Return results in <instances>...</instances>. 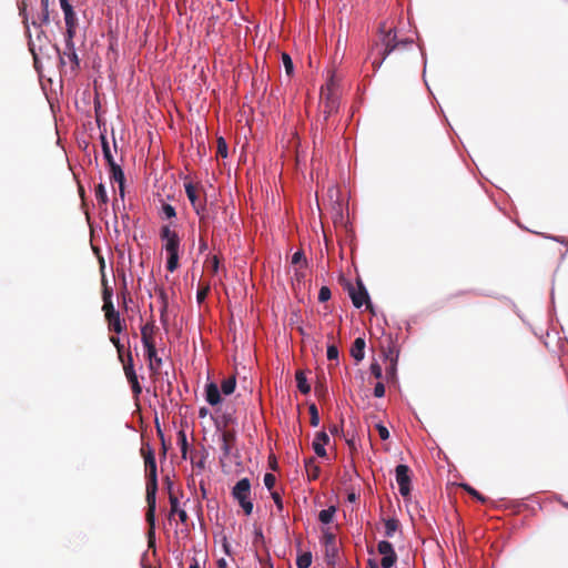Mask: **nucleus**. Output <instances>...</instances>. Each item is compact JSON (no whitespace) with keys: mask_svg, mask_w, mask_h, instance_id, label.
Instances as JSON below:
<instances>
[{"mask_svg":"<svg viewBox=\"0 0 568 568\" xmlns=\"http://www.w3.org/2000/svg\"><path fill=\"white\" fill-rule=\"evenodd\" d=\"M59 1H60V6H61V9H62L63 13H68V12L74 11L73 7L69 3L68 0H59Z\"/></svg>","mask_w":568,"mask_h":568,"instance_id":"3c124183","label":"nucleus"},{"mask_svg":"<svg viewBox=\"0 0 568 568\" xmlns=\"http://www.w3.org/2000/svg\"><path fill=\"white\" fill-rule=\"evenodd\" d=\"M304 466H305V471H306L308 480L317 479V477L320 476L321 469L316 465L315 458L310 457V458L305 459Z\"/></svg>","mask_w":568,"mask_h":568,"instance_id":"dca6fc26","label":"nucleus"},{"mask_svg":"<svg viewBox=\"0 0 568 568\" xmlns=\"http://www.w3.org/2000/svg\"><path fill=\"white\" fill-rule=\"evenodd\" d=\"M75 36V27H65V47L74 44L73 38Z\"/></svg>","mask_w":568,"mask_h":568,"instance_id":"72a5a7b5","label":"nucleus"},{"mask_svg":"<svg viewBox=\"0 0 568 568\" xmlns=\"http://www.w3.org/2000/svg\"><path fill=\"white\" fill-rule=\"evenodd\" d=\"M205 296V293H202V292H197V298L199 301H202Z\"/></svg>","mask_w":568,"mask_h":568,"instance_id":"774afa93","label":"nucleus"},{"mask_svg":"<svg viewBox=\"0 0 568 568\" xmlns=\"http://www.w3.org/2000/svg\"><path fill=\"white\" fill-rule=\"evenodd\" d=\"M332 296L331 290L327 286H322L318 292V301L321 303L327 302Z\"/></svg>","mask_w":568,"mask_h":568,"instance_id":"c9c22d12","label":"nucleus"},{"mask_svg":"<svg viewBox=\"0 0 568 568\" xmlns=\"http://www.w3.org/2000/svg\"><path fill=\"white\" fill-rule=\"evenodd\" d=\"M94 195H95V199L99 202V204H104L105 205L108 203V201H109V197H108V194H106V190H105V186L103 185V183H100L95 187Z\"/></svg>","mask_w":568,"mask_h":568,"instance_id":"b1692460","label":"nucleus"},{"mask_svg":"<svg viewBox=\"0 0 568 568\" xmlns=\"http://www.w3.org/2000/svg\"><path fill=\"white\" fill-rule=\"evenodd\" d=\"M190 568H201L200 564L196 559H193V562L190 565Z\"/></svg>","mask_w":568,"mask_h":568,"instance_id":"e2e57ef3","label":"nucleus"},{"mask_svg":"<svg viewBox=\"0 0 568 568\" xmlns=\"http://www.w3.org/2000/svg\"><path fill=\"white\" fill-rule=\"evenodd\" d=\"M41 8L42 9H49V0H41Z\"/></svg>","mask_w":568,"mask_h":568,"instance_id":"680f3d73","label":"nucleus"},{"mask_svg":"<svg viewBox=\"0 0 568 568\" xmlns=\"http://www.w3.org/2000/svg\"><path fill=\"white\" fill-rule=\"evenodd\" d=\"M145 459V469H146V521L150 525L149 536L152 538L154 536V526H155V509H156V491H158V476H156V462L154 453L149 449L148 454L144 457ZM150 544H153V540L150 539Z\"/></svg>","mask_w":568,"mask_h":568,"instance_id":"f257e3e1","label":"nucleus"},{"mask_svg":"<svg viewBox=\"0 0 568 568\" xmlns=\"http://www.w3.org/2000/svg\"><path fill=\"white\" fill-rule=\"evenodd\" d=\"M381 32H383L382 43L384 45V51H383V55L379 60L374 59L372 61V65L375 71L381 68V65L384 63L386 58L399 45H407L409 43H413V40H410V39L396 41V32H394L393 30H388L386 32L384 30V24L381 27Z\"/></svg>","mask_w":568,"mask_h":568,"instance_id":"f03ea898","label":"nucleus"},{"mask_svg":"<svg viewBox=\"0 0 568 568\" xmlns=\"http://www.w3.org/2000/svg\"><path fill=\"white\" fill-rule=\"evenodd\" d=\"M236 378L235 376H229L222 382L221 392L224 395H231L235 390Z\"/></svg>","mask_w":568,"mask_h":568,"instance_id":"4be33fe9","label":"nucleus"},{"mask_svg":"<svg viewBox=\"0 0 568 568\" xmlns=\"http://www.w3.org/2000/svg\"><path fill=\"white\" fill-rule=\"evenodd\" d=\"M178 444L180 445L182 457L186 458L189 445H187L186 435L183 430L179 432V434H178Z\"/></svg>","mask_w":568,"mask_h":568,"instance_id":"7c9ffc66","label":"nucleus"},{"mask_svg":"<svg viewBox=\"0 0 568 568\" xmlns=\"http://www.w3.org/2000/svg\"><path fill=\"white\" fill-rule=\"evenodd\" d=\"M376 429L378 432V435L379 437L383 439V440H386L389 438V432L387 429L386 426H384L383 424H377L376 425Z\"/></svg>","mask_w":568,"mask_h":568,"instance_id":"c03bdc74","label":"nucleus"},{"mask_svg":"<svg viewBox=\"0 0 568 568\" xmlns=\"http://www.w3.org/2000/svg\"><path fill=\"white\" fill-rule=\"evenodd\" d=\"M385 395V386L383 383L378 382L374 387V396L381 398Z\"/></svg>","mask_w":568,"mask_h":568,"instance_id":"49530a36","label":"nucleus"},{"mask_svg":"<svg viewBox=\"0 0 568 568\" xmlns=\"http://www.w3.org/2000/svg\"><path fill=\"white\" fill-rule=\"evenodd\" d=\"M160 237L164 242L166 254L179 253L180 237L175 231L170 229V225L162 226Z\"/></svg>","mask_w":568,"mask_h":568,"instance_id":"423d86ee","label":"nucleus"},{"mask_svg":"<svg viewBox=\"0 0 568 568\" xmlns=\"http://www.w3.org/2000/svg\"><path fill=\"white\" fill-rule=\"evenodd\" d=\"M369 371H371V374L375 377V378H382L383 376V371H382V367L381 365L377 363V362H373L371 364V367H369Z\"/></svg>","mask_w":568,"mask_h":568,"instance_id":"58836bf2","label":"nucleus"},{"mask_svg":"<svg viewBox=\"0 0 568 568\" xmlns=\"http://www.w3.org/2000/svg\"><path fill=\"white\" fill-rule=\"evenodd\" d=\"M397 560V555L383 556L381 565L383 568H392Z\"/></svg>","mask_w":568,"mask_h":568,"instance_id":"473e14b6","label":"nucleus"},{"mask_svg":"<svg viewBox=\"0 0 568 568\" xmlns=\"http://www.w3.org/2000/svg\"><path fill=\"white\" fill-rule=\"evenodd\" d=\"M349 297L352 300L353 305L356 308H361L364 304H366V307L373 314H375L373 305L369 300V294L362 281H357V287H349Z\"/></svg>","mask_w":568,"mask_h":568,"instance_id":"39448f33","label":"nucleus"},{"mask_svg":"<svg viewBox=\"0 0 568 568\" xmlns=\"http://www.w3.org/2000/svg\"><path fill=\"white\" fill-rule=\"evenodd\" d=\"M311 565H312V554L311 552H303L297 556V558H296L297 568H310Z\"/></svg>","mask_w":568,"mask_h":568,"instance_id":"393cba45","label":"nucleus"},{"mask_svg":"<svg viewBox=\"0 0 568 568\" xmlns=\"http://www.w3.org/2000/svg\"><path fill=\"white\" fill-rule=\"evenodd\" d=\"M205 399L211 406H215L221 403V393L215 383H209L205 386Z\"/></svg>","mask_w":568,"mask_h":568,"instance_id":"ddd939ff","label":"nucleus"},{"mask_svg":"<svg viewBox=\"0 0 568 568\" xmlns=\"http://www.w3.org/2000/svg\"><path fill=\"white\" fill-rule=\"evenodd\" d=\"M310 415H311V425L313 427H317L320 424V415L318 409L315 404H311L308 407Z\"/></svg>","mask_w":568,"mask_h":568,"instance_id":"2f4dec72","label":"nucleus"},{"mask_svg":"<svg viewBox=\"0 0 568 568\" xmlns=\"http://www.w3.org/2000/svg\"><path fill=\"white\" fill-rule=\"evenodd\" d=\"M185 193H186V196L189 199V201L191 202L192 206L196 210V212L199 213V210L196 207V202H197V195H196V191H195V187L193 186L192 183H187L185 184Z\"/></svg>","mask_w":568,"mask_h":568,"instance_id":"bb28decb","label":"nucleus"},{"mask_svg":"<svg viewBox=\"0 0 568 568\" xmlns=\"http://www.w3.org/2000/svg\"><path fill=\"white\" fill-rule=\"evenodd\" d=\"M60 61L62 64H65L67 61H69L72 63L73 69L79 68L80 61L75 52L74 44H72L71 47H65L63 53L60 55Z\"/></svg>","mask_w":568,"mask_h":568,"instance_id":"4468645a","label":"nucleus"},{"mask_svg":"<svg viewBox=\"0 0 568 568\" xmlns=\"http://www.w3.org/2000/svg\"><path fill=\"white\" fill-rule=\"evenodd\" d=\"M326 355L329 361H337L338 359V348L335 345H328Z\"/></svg>","mask_w":568,"mask_h":568,"instance_id":"ea45409f","label":"nucleus"},{"mask_svg":"<svg viewBox=\"0 0 568 568\" xmlns=\"http://www.w3.org/2000/svg\"><path fill=\"white\" fill-rule=\"evenodd\" d=\"M282 63L284 65L286 74L291 77L294 73V65L290 54L285 52L282 53Z\"/></svg>","mask_w":568,"mask_h":568,"instance_id":"c85d7f7f","label":"nucleus"},{"mask_svg":"<svg viewBox=\"0 0 568 568\" xmlns=\"http://www.w3.org/2000/svg\"><path fill=\"white\" fill-rule=\"evenodd\" d=\"M323 540H324V544H325L327 550H331L333 554H335L337 551L336 537L332 531H329L328 529L324 530L323 531Z\"/></svg>","mask_w":568,"mask_h":568,"instance_id":"6ab92c4d","label":"nucleus"},{"mask_svg":"<svg viewBox=\"0 0 568 568\" xmlns=\"http://www.w3.org/2000/svg\"><path fill=\"white\" fill-rule=\"evenodd\" d=\"M395 477L399 487V493L403 497H406L410 493V477H409V467L407 465L400 464L395 468Z\"/></svg>","mask_w":568,"mask_h":568,"instance_id":"1a4fd4ad","label":"nucleus"},{"mask_svg":"<svg viewBox=\"0 0 568 568\" xmlns=\"http://www.w3.org/2000/svg\"><path fill=\"white\" fill-rule=\"evenodd\" d=\"M179 253L168 254L166 268L169 272H174L179 267Z\"/></svg>","mask_w":568,"mask_h":568,"instance_id":"cd10ccee","label":"nucleus"},{"mask_svg":"<svg viewBox=\"0 0 568 568\" xmlns=\"http://www.w3.org/2000/svg\"><path fill=\"white\" fill-rule=\"evenodd\" d=\"M321 104L325 119L333 114L338 108V99L333 92L331 84H327L326 89H322L321 92Z\"/></svg>","mask_w":568,"mask_h":568,"instance_id":"0eeeda50","label":"nucleus"},{"mask_svg":"<svg viewBox=\"0 0 568 568\" xmlns=\"http://www.w3.org/2000/svg\"><path fill=\"white\" fill-rule=\"evenodd\" d=\"M207 248V244L205 241L201 240V243H200V251L203 252L204 250Z\"/></svg>","mask_w":568,"mask_h":568,"instance_id":"052dcab7","label":"nucleus"},{"mask_svg":"<svg viewBox=\"0 0 568 568\" xmlns=\"http://www.w3.org/2000/svg\"><path fill=\"white\" fill-rule=\"evenodd\" d=\"M464 487V489L469 493L471 496H474L475 498H477L478 500L480 501H485V498L476 490L474 489L471 486L467 485V484H463L462 485Z\"/></svg>","mask_w":568,"mask_h":568,"instance_id":"a18cd8bd","label":"nucleus"},{"mask_svg":"<svg viewBox=\"0 0 568 568\" xmlns=\"http://www.w3.org/2000/svg\"><path fill=\"white\" fill-rule=\"evenodd\" d=\"M296 386L302 394H308L311 392V385L303 371H297L295 374Z\"/></svg>","mask_w":568,"mask_h":568,"instance_id":"f3484780","label":"nucleus"},{"mask_svg":"<svg viewBox=\"0 0 568 568\" xmlns=\"http://www.w3.org/2000/svg\"><path fill=\"white\" fill-rule=\"evenodd\" d=\"M166 486L169 490L172 489L173 483L169 478L166 479Z\"/></svg>","mask_w":568,"mask_h":568,"instance_id":"338daca9","label":"nucleus"},{"mask_svg":"<svg viewBox=\"0 0 568 568\" xmlns=\"http://www.w3.org/2000/svg\"><path fill=\"white\" fill-rule=\"evenodd\" d=\"M351 355L356 362H361L365 356V339L357 337L351 348Z\"/></svg>","mask_w":568,"mask_h":568,"instance_id":"2eb2a0df","label":"nucleus"},{"mask_svg":"<svg viewBox=\"0 0 568 568\" xmlns=\"http://www.w3.org/2000/svg\"><path fill=\"white\" fill-rule=\"evenodd\" d=\"M175 215H176V211H175L174 206H172L169 203H162L161 216L163 219H173V217H175Z\"/></svg>","mask_w":568,"mask_h":568,"instance_id":"c756f323","label":"nucleus"},{"mask_svg":"<svg viewBox=\"0 0 568 568\" xmlns=\"http://www.w3.org/2000/svg\"><path fill=\"white\" fill-rule=\"evenodd\" d=\"M101 146H102L103 158L105 159L108 165L111 163H115L113 155L111 153L109 141L103 133L101 134Z\"/></svg>","mask_w":568,"mask_h":568,"instance_id":"412c9836","label":"nucleus"},{"mask_svg":"<svg viewBox=\"0 0 568 568\" xmlns=\"http://www.w3.org/2000/svg\"><path fill=\"white\" fill-rule=\"evenodd\" d=\"M106 317L111 329H113L115 333H121L123 326L119 313L112 310L110 313L106 314Z\"/></svg>","mask_w":568,"mask_h":568,"instance_id":"a211bd4d","label":"nucleus"},{"mask_svg":"<svg viewBox=\"0 0 568 568\" xmlns=\"http://www.w3.org/2000/svg\"><path fill=\"white\" fill-rule=\"evenodd\" d=\"M397 369V361L389 362V367L386 369V374L388 377L394 378L396 376Z\"/></svg>","mask_w":568,"mask_h":568,"instance_id":"de8ad7c7","label":"nucleus"},{"mask_svg":"<svg viewBox=\"0 0 568 568\" xmlns=\"http://www.w3.org/2000/svg\"><path fill=\"white\" fill-rule=\"evenodd\" d=\"M221 440H222V443H227V444L235 442V433L232 430L223 432L221 435Z\"/></svg>","mask_w":568,"mask_h":568,"instance_id":"37998d69","label":"nucleus"},{"mask_svg":"<svg viewBox=\"0 0 568 568\" xmlns=\"http://www.w3.org/2000/svg\"><path fill=\"white\" fill-rule=\"evenodd\" d=\"M175 514H178L179 519L182 524H185L187 521V514L184 509L178 510Z\"/></svg>","mask_w":568,"mask_h":568,"instance_id":"603ef678","label":"nucleus"},{"mask_svg":"<svg viewBox=\"0 0 568 568\" xmlns=\"http://www.w3.org/2000/svg\"><path fill=\"white\" fill-rule=\"evenodd\" d=\"M368 566L369 568H378V564L375 559H368Z\"/></svg>","mask_w":568,"mask_h":568,"instance_id":"bf43d9fd","label":"nucleus"},{"mask_svg":"<svg viewBox=\"0 0 568 568\" xmlns=\"http://www.w3.org/2000/svg\"><path fill=\"white\" fill-rule=\"evenodd\" d=\"M41 22L45 24L49 23V9H42Z\"/></svg>","mask_w":568,"mask_h":568,"instance_id":"6e6d98bb","label":"nucleus"},{"mask_svg":"<svg viewBox=\"0 0 568 568\" xmlns=\"http://www.w3.org/2000/svg\"><path fill=\"white\" fill-rule=\"evenodd\" d=\"M328 442H329V437L325 432H320L316 434V436L312 443V446L317 456H320V457L326 456L325 445Z\"/></svg>","mask_w":568,"mask_h":568,"instance_id":"9b49d317","label":"nucleus"},{"mask_svg":"<svg viewBox=\"0 0 568 568\" xmlns=\"http://www.w3.org/2000/svg\"><path fill=\"white\" fill-rule=\"evenodd\" d=\"M276 478L273 474L266 473L263 478V483L265 487L271 490L275 485Z\"/></svg>","mask_w":568,"mask_h":568,"instance_id":"4c0bfd02","label":"nucleus"},{"mask_svg":"<svg viewBox=\"0 0 568 568\" xmlns=\"http://www.w3.org/2000/svg\"><path fill=\"white\" fill-rule=\"evenodd\" d=\"M347 499L349 503H355L357 499V496L355 493H351V494H348Z\"/></svg>","mask_w":568,"mask_h":568,"instance_id":"13d9d810","label":"nucleus"},{"mask_svg":"<svg viewBox=\"0 0 568 568\" xmlns=\"http://www.w3.org/2000/svg\"><path fill=\"white\" fill-rule=\"evenodd\" d=\"M219 264H220L219 258H217L216 256H213V257L211 258V261H210V265H211L212 271H213L214 273H215V272H217V270H219Z\"/></svg>","mask_w":568,"mask_h":568,"instance_id":"5fc2aeb1","label":"nucleus"},{"mask_svg":"<svg viewBox=\"0 0 568 568\" xmlns=\"http://www.w3.org/2000/svg\"><path fill=\"white\" fill-rule=\"evenodd\" d=\"M206 414H207V409L206 408L203 407V408L200 409V416L201 417H204Z\"/></svg>","mask_w":568,"mask_h":568,"instance_id":"69168bd1","label":"nucleus"},{"mask_svg":"<svg viewBox=\"0 0 568 568\" xmlns=\"http://www.w3.org/2000/svg\"><path fill=\"white\" fill-rule=\"evenodd\" d=\"M335 513H336L335 506H329L328 508L320 511L318 519L322 524L328 525L333 521Z\"/></svg>","mask_w":568,"mask_h":568,"instance_id":"aec40b11","label":"nucleus"},{"mask_svg":"<svg viewBox=\"0 0 568 568\" xmlns=\"http://www.w3.org/2000/svg\"><path fill=\"white\" fill-rule=\"evenodd\" d=\"M377 550L382 556H389L396 554L393 545L387 540H382L377 545Z\"/></svg>","mask_w":568,"mask_h":568,"instance_id":"a878e982","label":"nucleus"},{"mask_svg":"<svg viewBox=\"0 0 568 568\" xmlns=\"http://www.w3.org/2000/svg\"><path fill=\"white\" fill-rule=\"evenodd\" d=\"M217 567L219 568H230L227 565V561L224 558H221L217 560Z\"/></svg>","mask_w":568,"mask_h":568,"instance_id":"4d7b16f0","label":"nucleus"},{"mask_svg":"<svg viewBox=\"0 0 568 568\" xmlns=\"http://www.w3.org/2000/svg\"><path fill=\"white\" fill-rule=\"evenodd\" d=\"M271 495H272V498H273L277 509L282 510L283 509V501H282V498H281L280 494L277 491H272Z\"/></svg>","mask_w":568,"mask_h":568,"instance_id":"09e8293b","label":"nucleus"},{"mask_svg":"<svg viewBox=\"0 0 568 568\" xmlns=\"http://www.w3.org/2000/svg\"><path fill=\"white\" fill-rule=\"evenodd\" d=\"M169 500H170V505H171V511H170L171 515L175 514L178 510H181L179 508V499L175 495L170 493Z\"/></svg>","mask_w":568,"mask_h":568,"instance_id":"79ce46f5","label":"nucleus"},{"mask_svg":"<svg viewBox=\"0 0 568 568\" xmlns=\"http://www.w3.org/2000/svg\"><path fill=\"white\" fill-rule=\"evenodd\" d=\"M221 449L223 452V456L227 457L231 454V444L222 443Z\"/></svg>","mask_w":568,"mask_h":568,"instance_id":"864d4df0","label":"nucleus"},{"mask_svg":"<svg viewBox=\"0 0 568 568\" xmlns=\"http://www.w3.org/2000/svg\"><path fill=\"white\" fill-rule=\"evenodd\" d=\"M217 154L222 158L227 156V144L223 138H220L217 141Z\"/></svg>","mask_w":568,"mask_h":568,"instance_id":"e433bc0d","label":"nucleus"},{"mask_svg":"<svg viewBox=\"0 0 568 568\" xmlns=\"http://www.w3.org/2000/svg\"><path fill=\"white\" fill-rule=\"evenodd\" d=\"M121 362L123 364V369H124L125 377H126L128 382L131 385L133 394L134 395H140L142 393V387H141V385H140V383L138 381V376H136V373L134 371L133 358H132L131 353L128 352L126 361L123 358V361H121Z\"/></svg>","mask_w":568,"mask_h":568,"instance_id":"6e6552de","label":"nucleus"},{"mask_svg":"<svg viewBox=\"0 0 568 568\" xmlns=\"http://www.w3.org/2000/svg\"><path fill=\"white\" fill-rule=\"evenodd\" d=\"M64 22L65 27H75L77 26V16L74 11L64 13Z\"/></svg>","mask_w":568,"mask_h":568,"instance_id":"a19ab883","label":"nucleus"},{"mask_svg":"<svg viewBox=\"0 0 568 568\" xmlns=\"http://www.w3.org/2000/svg\"><path fill=\"white\" fill-rule=\"evenodd\" d=\"M399 523L395 518H388L385 520V536L392 538L397 531Z\"/></svg>","mask_w":568,"mask_h":568,"instance_id":"5701e85b","label":"nucleus"},{"mask_svg":"<svg viewBox=\"0 0 568 568\" xmlns=\"http://www.w3.org/2000/svg\"><path fill=\"white\" fill-rule=\"evenodd\" d=\"M111 343L115 346L119 355V359L123 361V352H124V345L120 343V338L115 336L110 337Z\"/></svg>","mask_w":568,"mask_h":568,"instance_id":"f704fd0d","label":"nucleus"},{"mask_svg":"<svg viewBox=\"0 0 568 568\" xmlns=\"http://www.w3.org/2000/svg\"><path fill=\"white\" fill-rule=\"evenodd\" d=\"M386 342H387V345H385V344L382 345L384 358L388 362L398 361L399 351H398L397 346L395 345L393 337L389 335L387 337Z\"/></svg>","mask_w":568,"mask_h":568,"instance_id":"f8f14e48","label":"nucleus"},{"mask_svg":"<svg viewBox=\"0 0 568 568\" xmlns=\"http://www.w3.org/2000/svg\"><path fill=\"white\" fill-rule=\"evenodd\" d=\"M110 168V179L116 183H119V191L121 199L124 197V173L121 166L116 163L109 164Z\"/></svg>","mask_w":568,"mask_h":568,"instance_id":"9d476101","label":"nucleus"},{"mask_svg":"<svg viewBox=\"0 0 568 568\" xmlns=\"http://www.w3.org/2000/svg\"><path fill=\"white\" fill-rule=\"evenodd\" d=\"M302 261L305 262L304 253L302 251H297L292 256V264H298Z\"/></svg>","mask_w":568,"mask_h":568,"instance_id":"8fccbe9b","label":"nucleus"},{"mask_svg":"<svg viewBox=\"0 0 568 568\" xmlns=\"http://www.w3.org/2000/svg\"><path fill=\"white\" fill-rule=\"evenodd\" d=\"M153 333V325H144L141 328L142 344L145 348L146 357L149 359V367L152 371H158L162 365V358L158 356L155 345L151 337Z\"/></svg>","mask_w":568,"mask_h":568,"instance_id":"20e7f679","label":"nucleus"},{"mask_svg":"<svg viewBox=\"0 0 568 568\" xmlns=\"http://www.w3.org/2000/svg\"><path fill=\"white\" fill-rule=\"evenodd\" d=\"M233 498L239 503L245 515L253 511V503L251 499V483L248 478L240 479L232 489Z\"/></svg>","mask_w":568,"mask_h":568,"instance_id":"7ed1b4c3","label":"nucleus"},{"mask_svg":"<svg viewBox=\"0 0 568 568\" xmlns=\"http://www.w3.org/2000/svg\"><path fill=\"white\" fill-rule=\"evenodd\" d=\"M331 433L332 434H337L338 433V426L337 425H333L331 428H329Z\"/></svg>","mask_w":568,"mask_h":568,"instance_id":"0e129e2a","label":"nucleus"}]
</instances>
